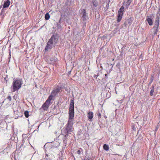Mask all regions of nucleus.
Returning a JSON list of instances; mask_svg holds the SVG:
<instances>
[{"label": "nucleus", "mask_w": 160, "mask_h": 160, "mask_svg": "<svg viewBox=\"0 0 160 160\" xmlns=\"http://www.w3.org/2000/svg\"><path fill=\"white\" fill-rule=\"evenodd\" d=\"M73 125V122H71V121L69 120L68 121L67 123L62 130V133L61 135L62 137V140L63 143L65 144V147L67 145V137L68 136V134L70 133L72 131Z\"/></svg>", "instance_id": "obj_1"}, {"label": "nucleus", "mask_w": 160, "mask_h": 160, "mask_svg": "<svg viewBox=\"0 0 160 160\" xmlns=\"http://www.w3.org/2000/svg\"><path fill=\"white\" fill-rule=\"evenodd\" d=\"M22 83L23 81L21 79L16 78L14 80L11 87V92L18 91L21 88Z\"/></svg>", "instance_id": "obj_2"}, {"label": "nucleus", "mask_w": 160, "mask_h": 160, "mask_svg": "<svg viewBox=\"0 0 160 160\" xmlns=\"http://www.w3.org/2000/svg\"><path fill=\"white\" fill-rule=\"evenodd\" d=\"M69 118L68 121H71V122H73L72 119L74 117V102L73 100H71L70 101V107L69 109Z\"/></svg>", "instance_id": "obj_3"}, {"label": "nucleus", "mask_w": 160, "mask_h": 160, "mask_svg": "<svg viewBox=\"0 0 160 160\" xmlns=\"http://www.w3.org/2000/svg\"><path fill=\"white\" fill-rule=\"evenodd\" d=\"M124 11V8L123 6H122L118 10L117 18V21L118 22H120L122 20Z\"/></svg>", "instance_id": "obj_4"}, {"label": "nucleus", "mask_w": 160, "mask_h": 160, "mask_svg": "<svg viewBox=\"0 0 160 160\" xmlns=\"http://www.w3.org/2000/svg\"><path fill=\"white\" fill-rule=\"evenodd\" d=\"M58 36L57 34H55L52 35L49 40L53 44V46L55 47L58 42Z\"/></svg>", "instance_id": "obj_5"}, {"label": "nucleus", "mask_w": 160, "mask_h": 160, "mask_svg": "<svg viewBox=\"0 0 160 160\" xmlns=\"http://www.w3.org/2000/svg\"><path fill=\"white\" fill-rule=\"evenodd\" d=\"M61 89V87L57 86L53 89V90L52 91L51 94L54 97L57 94L60 92Z\"/></svg>", "instance_id": "obj_6"}, {"label": "nucleus", "mask_w": 160, "mask_h": 160, "mask_svg": "<svg viewBox=\"0 0 160 160\" xmlns=\"http://www.w3.org/2000/svg\"><path fill=\"white\" fill-rule=\"evenodd\" d=\"M47 45L45 48V50L47 51L48 50L51 49L52 47L53 46V44L51 42L48 40V42L47 43Z\"/></svg>", "instance_id": "obj_7"}, {"label": "nucleus", "mask_w": 160, "mask_h": 160, "mask_svg": "<svg viewBox=\"0 0 160 160\" xmlns=\"http://www.w3.org/2000/svg\"><path fill=\"white\" fill-rule=\"evenodd\" d=\"M50 103H48L47 101H46L42 106V108L43 109L44 111L47 110Z\"/></svg>", "instance_id": "obj_8"}, {"label": "nucleus", "mask_w": 160, "mask_h": 160, "mask_svg": "<svg viewBox=\"0 0 160 160\" xmlns=\"http://www.w3.org/2000/svg\"><path fill=\"white\" fill-rule=\"evenodd\" d=\"M81 13L82 14V18H83V20H86L88 14L86 12V10L83 9L82 10Z\"/></svg>", "instance_id": "obj_9"}, {"label": "nucleus", "mask_w": 160, "mask_h": 160, "mask_svg": "<svg viewBox=\"0 0 160 160\" xmlns=\"http://www.w3.org/2000/svg\"><path fill=\"white\" fill-rule=\"evenodd\" d=\"M146 21L148 22L150 26H152V25L153 22L151 16H147Z\"/></svg>", "instance_id": "obj_10"}, {"label": "nucleus", "mask_w": 160, "mask_h": 160, "mask_svg": "<svg viewBox=\"0 0 160 160\" xmlns=\"http://www.w3.org/2000/svg\"><path fill=\"white\" fill-rule=\"evenodd\" d=\"M6 15L5 10L4 9L2 8L0 14V18L2 20Z\"/></svg>", "instance_id": "obj_11"}, {"label": "nucleus", "mask_w": 160, "mask_h": 160, "mask_svg": "<svg viewBox=\"0 0 160 160\" xmlns=\"http://www.w3.org/2000/svg\"><path fill=\"white\" fill-rule=\"evenodd\" d=\"M10 3V2L9 0H7L6 1H4L2 8L4 9V8L8 7Z\"/></svg>", "instance_id": "obj_12"}, {"label": "nucleus", "mask_w": 160, "mask_h": 160, "mask_svg": "<svg viewBox=\"0 0 160 160\" xmlns=\"http://www.w3.org/2000/svg\"><path fill=\"white\" fill-rule=\"evenodd\" d=\"M158 26H157L156 25L155 26L154 25L152 29L153 30V34L154 35H155L157 33V32L158 31Z\"/></svg>", "instance_id": "obj_13"}, {"label": "nucleus", "mask_w": 160, "mask_h": 160, "mask_svg": "<svg viewBox=\"0 0 160 160\" xmlns=\"http://www.w3.org/2000/svg\"><path fill=\"white\" fill-rule=\"evenodd\" d=\"M132 0H127V1L125 3V2H124L123 4L124 3H125V4L124 5L127 9L128 8V7L130 5L131 2H132Z\"/></svg>", "instance_id": "obj_14"}, {"label": "nucleus", "mask_w": 160, "mask_h": 160, "mask_svg": "<svg viewBox=\"0 0 160 160\" xmlns=\"http://www.w3.org/2000/svg\"><path fill=\"white\" fill-rule=\"evenodd\" d=\"M159 17L157 15L155 19V24L154 25L155 26L156 25L157 26H159Z\"/></svg>", "instance_id": "obj_15"}, {"label": "nucleus", "mask_w": 160, "mask_h": 160, "mask_svg": "<svg viewBox=\"0 0 160 160\" xmlns=\"http://www.w3.org/2000/svg\"><path fill=\"white\" fill-rule=\"evenodd\" d=\"M88 118L90 120H92L93 117V113L92 112H89L88 113Z\"/></svg>", "instance_id": "obj_16"}, {"label": "nucleus", "mask_w": 160, "mask_h": 160, "mask_svg": "<svg viewBox=\"0 0 160 160\" xmlns=\"http://www.w3.org/2000/svg\"><path fill=\"white\" fill-rule=\"evenodd\" d=\"M54 96L52 95L51 94L48 97V99L46 100V101L48 103H50L51 101L52 100L53 97Z\"/></svg>", "instance_id": "obj_17"}, {"label": "nucleus", "mask_w": 160, "mask_h": 160, "mask_svg": "<svg viewBox=\"0 0 160 160\" xmlns=\"http://www.w3.org/2000/svg\"><path fill=\"white\" fill-rule=\"evenodd\" d=\"M133 20V18L132 17H130V18H128V20L127 21L129 25H131L132 22Z\"/></svg>", "instance_id": "obj_18"}, {"label": "nucleus", "mask_w": 160, "mask_h": 160, "mask_svg": "<svg viewBox=\"0 0 160 160\" xmlns=\"http://www.w3.org/2000/svg\"><path fill=\"white\" fill-rule=\"evenodd\" d=\"M154 74H152L150 77V82H149V84H151L152 82L153 79H154Z\"/></svg>", "instance_id": "obj_19"}, {"label": "nucleus", "mask_w": 160, "mask_h": 160, "mask_svg": "<svg viewBox=\"0 0 160 160\" xmlns=\"http://www.w3.org/2000/svg\"><path fill=\"white\" fill-rule=\"evenodd\" d=\"M83 152V151L82 149L81 148H80L77 151L76 153L78 155H79L82 153Z\"/></svg>", "instance_id": "obj_20"}, {"label": "nucleus", "mask_w": 160, "mask_h": 160, "mask_svg": "<svg viewBox=\"0 0 160 160\" xmlns=\"http://www.w3.org/2000/svg\"><path fill=\"white\" fill-rule=\"evenodd\" d=\"M92 4L94 6L96 7L98 5V1L96 0H93L92 1Z\"/></svg>", "instance_id": "obj_21"}, {"label": "nucleus", "mask_w": 160, "mask_h": 160, "mask_svg": "<svg viewBox=\"0 0 160 160\" xmlns=\"http://www.w3.org/2000/svg\"><path fill=\"white\" fill-rule=\"evenodd\" d=\"M103 148L106 151H108L109 148L108 146L106 144L103 145Z\"/></svg>", "instance_id": "obj_22"}, {"label": "nucleus", "mask_w": 160, "mask_h": 160, "mask_svg": "<svg viewBox=\"0 0 160 160\" xmlns=\"http://www.w3.org/2000/svg\"><path fill=\"white\" fill-rule=\"evenodd\" d=\"M4 82L7 84V81L8 79V75H5V77H4Z\"/></svg>", "instance_id": "obj_23"}, {"label": "nucleus", "mask_w": 160, "mask_h": 160, "mask_svg": "<svg viewBox=\"0 0 160 160\" xmlns=\"http://www.w3.org/2000/svg\"><path fill=\"white\" fill-rule=\"evenodd\" d=\"M50 18V16L48 13H47L45 16V18L46 20H48Z\"/></svg>", "instance_id": "obj_24"}, {"label": "nucleus", "mask_w": 160, "mask_h": 160, "mask_svg": "<svg viewBox=\"0 0 160 160\" xmlns=\"http://www.w3.org/2000/svg\"><path fill=\"white\" fill-rule=\"evenodd\" d=\"M152 89L150 91V95L151 96H152L153 95V93L154 91V86H152Z\"/></svg>", "instance_id": "obj_25"}, {"label": "nucleus", "mask_w": 160, "mask_h": 160, "mask_svg": "<svg viewBox=\"0 0 160 160\" xmlns=\"http://www.w3.org/2000/svg\"><path fill=\"white\" fill-rule=\"evenodd\" d=\"M24 115L26 117L28 118L29 116V112L28 111H26L24 112Z\"/></svg>", "instance_id": "obj_26"}, {"label": "nucleus", "mask_w": 160, "mask_h": 160, "mask_svg": "<svg viewBox=\"0 0 160 160\" xmlns=\"http://www.w3.org/2000/svg\"><path fill=\"white\" fill-rule=\"evenodd\" d=\"M23 144H22L18 148V147H17V149L16 151H17L18 152H19V151H20V148L23 145Z\"/></svg>", "instance_id": "obj_27"}, {"label": "nucleus", "mask_w": 160, "mask_h": 160, "mask_svg": "<svg viewBox=\"0 0 160 160\" xmlns=\"http://www.w3.org/2000/svg\"><path fill=\"white\" fill-rule=\"evenodd\" d=\"M45 160H51V159L49 158H48V155L47 154H46V156H45V157L44 158Z\"/></svg>", "instance_id": "obj_28"}, {"label": "nucleus", "mask_w": 160, "mask_h": 160, "mask_svg": "<svg viewBox=\"0 0 160 160\" xmlns=\"http://www.w3.org/2000/svg\"><path fill=\"white\" fill-rule=\"evenodd\" d=\"M97 116H98V118H101V113L99 112H97Z\"/></svg>", "instance_id": "obj_29"}, {"label": "nucleus", "mask_w": 160, "mask_h": 160, "mask_svg": "<svg viewBox=\"0 0 160 160\" xmlns=\"http://www.w3.org/2000/svg\"><path fill=\"white\" fill-rule=\"evenodd\" d=\"M7 98L10 101H11V97L10 96H8Z\"/></svg>", "instance_id": "obj_30"}, {"label": "nucleus", "mask_w": 160, "mask_h": 160, "mask_svg": "<svg viewBox=\"0 0 160 160\" xmlns=\"http://www.w3.org/2000/svg\"><path fill=\"white\" fill-rule=\"evenodd\" d=\"M57 28L58 29H59L61 28V25H60L58 23L57 24Z\"/></svg>", "instance_id": "obj_31"}, {"label": "nucleus", "mask_w": 160, "mask_h": 160, "mask_svg": "<svg viewBox=\"0 0 160 160\" xmlns=\"http://www.w3.org/2000/svg\"><path fill=\"white\" fill-rule=\"evenodd\" d=\"M85 160H93L91 158L88 157L87 158L85 159Z\"/></svg>", "instance_id": "obj_32"}, {"label": "nucleus", "mask_w": 160, "mask_h": 160, "mask_svg": "<svg viewBox=\"0 0 160 160\" xmlns=\"http://www.w3.org/2000/svg\"><path fill=\"white\" fill-rule=\"evenodd\" d=\"M11 52H10V51L9 52V56L8 58L10 59V58H11Z\"/></svg>", "instance_id": "obj_33"}, {"label": "nucleus", "mask_w": 160, "mask_h": 160, "mask_svg": "<svg viewBox=\"0 0 160 160\" xmlns=\"http://www.w3.org/2000/svg\"><path fill=\"white\" fill-rule=\"evenodd\" d=\"M98 76V75H95L94 76V78H97Z\"/></svg>", "instance_id": "obj_34"}, {"label": "nucleus", "mask_w": 160, "mask_h": 160, "mask_svg": "<svg viewBox=\"0 0 160 160\" xmlns=\"http://www.w3.org/2000/svg\"><path fill=\"white\" fill-rule=\"evenodd\" d=\"M15 97V96H14L13 97V98H15V97Z\"/></svg>", "instance_id": "obj_35"}, {"label": "nucleus", "mask_w": 160, "mask_h": 160, "mask_svg": "<svg viewBox=\"0 0 160 160\" xmlns=\"http://www.w3.org/2000/svg\"><path fill=\"white\" fill-rule=\"evenodd\" d=\"M15 97V96H14L13 97V98H15V97Z\"/></svg>", "instance_id": "obj_36"}, {"label": "nucleus", "mask_w": 160, "mask_h": 160, "mask_svg": "<svg viewBox=\"0 0 160 160\" xmlns=\"http://www.w3.org/2000/svg\"><path fill=\"white\" fill-rule=\"evenodd\" d=\"M105 76H107V75L106 74H105Z\"/></svg>", "instance_id": "obj_37"}, {"label": "nucleus", "mask_w": 160, "mask_h": 160, "mask_svg": "<svg viewBox=\"0 0 160 160\" xmlns=\"http://www.w3.org/2000/svg\"><path fill=\"white\" fill-rule=\"evenodd\" d=\"M158 128H156V130H157Z\"/></svg>", "instance_id": "obj_38"}, {"label": "nucleus", "mask_w": 160, "mask_h": 160, "mask_svg": "<svg viewBox=\"0 0 160 160\" xmlns=\"http://www.w3.org/2000/svg\"><path fill=\"white\" fill-rule=\"evenodd\" d=\"M60 19L59 20V22H60Z\"/></svg>", "instance_id": "obj_39"}]
</instances>
